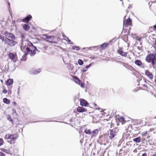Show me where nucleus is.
<instances>
[{
  "instance_id": "nucleus-3",
  "label": "nucleus",
  "mask_w": 156,
  "mask_h": 156,
  "mask_svg": "<svg viewBox=\"0 0 156 156\" xmlns=\"http://www.w3.org/2000/svg\"><path fill=\"white\" fill-rule=\"evenodd\" d=\"M5 43L9 47H13L15 46L17 42L13 40L10 39L7 37L5 38Z\"/></svg>"
},
{
  "instance_id": "nucleus-60",
  "label": "nucleus",
  "mask_w": 156,
  "mask_h": 156,
  "mask_svg": "<svg viewBox=\"0 0 156 156\" xmlns=\"http://www.w3.org/2000/svg\"><path fill=\"white\" fill-rule=\"evenodd\" d=\"M150 137V136H149V135H148L147 136V138H149Z\"/></svg>"
},
{
  "instance_id": "nucleus-51",
  "label": "nucleus",
  "mask_w": 156,
  "mask_h": 156,
  "mask_svg": "<svg viewBox=\"0 0 156 156\" xmlns=\"http://www.w3.org/2000/svg\"><path fill=\"white\" fill-rule=\"evenodd\" d=\"M8 94H11V93H12V92H11V90H9L8 91Z\"/></svg>"
},
{
  "instance_id": "nucleus-40",
  "label": "nucleus",
  "mask_w": 156,
  "mask_h": 156,
  "mask_svg": "<svg viewBox=\"0 0 156 156\" xmlns=\"http://www.w3.org/2000/svg\"><path fill=\"white\" fill-rule=\"evenodd\" d=\"M122 63L123 64V66L126 67V69H127V67H128V66H129V65L126 63H123L122 62Z\"/></svg>"
},
{
  "instance_id": "nucleus-54",
  "label": "nucleus",
  "mask_w": 156,
  "mask_h": 156,
  "mask_svg": "<svg viewBox=\"0 0 156 156\" xmlns=\"http://www.w3.org/2000/svg\"><path fill=\"white\" fill-rule=\"evenodd\" d=\"M154 27L156 30V25H155L154 26Z\"/></svg>"
},
{
  "instance_id": "nucleus-42",
  "label": "nucleus",
  "mask_w": 156,
  "mask_h": 156,
  "mask_svg": "<svg viewBox=\"0 0 156 156\" xmlns=\"http://www.w3.org/2000/svg\"><path fill=\"white\" fill-rule=\"evenodd\" d=\"M20 87L19 86L18 88V91H17V94H18L19 95L20 94Z\"/></svg>"
},
{
  "instance_id": "nucleus-32",
  "label": "nucleus",
  "mask_w": 156,
  "mask_h": 156,
  "mask_svg": "<svg viewBox=\"0 0 156 156\" xmlns=\"http://www.w3.org/2000/svg\"><path fill=\"white\" fill-rule=\"evenodd\" d=\"M78 62L80 66H81L83 64V61L81 59H79L78 60Z\"/></svg>"
},
{
  "instance_id": "nucleus-46",
  "label": "nucleus",
  "mask_w": 156,
  "mask_h": 156,
  "mask_svg": "<svg viewBox=\"0 0 156 156\" xmlns=\"http://www.w3.org/2000/svg\"><path fill=\"white\" fill-rule=\"evenodd\" d=\"M12 113L13 114H16V110L14 109H12Z\"/></svg>"
},
{
  "instance_id": "nucleus-17",
  "label": "nucleus",
  "mask_w": 156,
  "mask_h": 156,
  "mask_svg": "<svg viewBox=\"0 0 156 156\" xmlns=\"http://www.w3.org/2000/svg\"><path fill=\"white\" fill-rule=\"evenodd\" d=\"M32 18V16L30 15H28L27 16L26 18L24 19H23V21L24 22L27 23L28 21L30 20V19Z\"/></svg>"
},
{
  "instance_id": "nucleus-55",
  "label": "nucleus",
  "mask_w": 156,
  "mask_h": 156,
  "mask_svg": "<svg viewBox=\"0 0 156 156\" xmlns=\"http://www.w3.org/2000/svg\"><path fill=\"white\" fill-rule=\"evenodd\" d=\"M143 86H144V87H147V86L146 85H145V84H143Z\"/></svg>"
},
{
  "instance_id": "nucleus-23",
  "label": "nucleus",
  "mask_w": 156,
  "mask_h": 156,
  "mask_svg": "<svg viewBox=\"0 0 156 156\" xmlns=\"http://www.w3.org/2000/svg\"><path fill=\"white\" fill-rule=\"evenodd\" d=\"M27 53L26 52L25 53V54L23 55L22 58L21 59V61H25L26 60L27 58L26 56L27 55Z\"/></svg>"
},
{
  "instance_id": "nucleus-13",
  "label": "nucleus",
  "mask_w": 156,
  "mask_h": 156,
  "mask_svg": "<svg viewBox=\"0 0 156 156\" xmlns=\"http://www.w3.org/2000/svg\"><path fill=\"white\" fill-rule=\"evenodd\" d=\"M99 130L98 129H94L93 131H91L92 133L90 135L91 138L96 136Z\"/></svg>"
},
{
  "instance_id": "nucleus-29",
  "label": "nucleus",
  "mask_w": 156,
  "mask_h": 156,
  "mask_svg": "<svg viewBox=\"0 0 156 156\" xmlns=\"http://www.w3.org/2000/svg\"><path fill=\"white\" fill-rule=\"evenodd\" d=\"M26 43L28 46H29L30 47L31 46H32L33 47V46H34V45H33V44L30 41H28V42H26Z\"/></svg>"
},
{
  "instance_id": "nucleus-5",
  "label": "nucleus",
  "mask_w": 156,
  "mask_h": 156,
  "mask_svg": "<svg viewBox=\"0 0 156 156\" xmlns=\"http://www.w3.org/2000/svg\"><path fill=\"white\" fill-rule=\"evenodd\" d=\"M118 130L117 129H113L110 130L109 132V139L112 140L115 137V136L116 135Z\"/></svg>"
},
{
  "instance_id": "nucleus-24",
  "label": "nucleus",
  "mask_w": 156,
  "mask_h": 156,
  "mask_svg": "<svg viewBox=\"0 0 156 156\" xmlns=\"http://www.w3.org/2000/svg\"><path fill=\"white\" fill-rule=\"evenodd\" d=\"M84 132L87 134L90 135L91 134V131L90 129H84Z\"/></svg>"
},
{
  "instance_id": "nucleus-10",
  "label": "nucleus",
  "mask_w": 156,
  "mask_h": 156,
  "mask_svg": "<svg viewBox=\"0 0 156 156\" xmlns=\"http://www.w3.org/2000/svg\"><path fill=\"white\" fill-rule=\"evenodd\" d=\"M80 105L82 106H86L88 105V103L87 101L83 99L80 98Z\"/></svg>"
},
{
  "instance_id": "nucleus-28",
  "label": "nucleus",
  "mask_w": 156,
  "mask_h": 156,
  "mask_svg": "<svg viewBox=\"0 0 156 156\" xmlns=\"http://www.w3.org/2000/svg\"><path fill=\"white\" fill-rule=\"evenodd\" d=\"M65 37L66 38V39H65V40L66 41H67L69 42V44H74L69 39V38L68 37L66 36Z\"/></svg>"
},
{
  "instance_id": "nucleus-53",
  "label": "nucleus",
  "mask_w": 156,
  "mask_h": 156,
  "mask_svg": "<svg viewBox=\"0 0 156 156\" xmlns=\"http://www.w3.org/2000/svg\"><path fill=\"white\" fill-rule=\"evenodd\" d=\"M13 104L14 105H16V102L14 101L13 102Z\"/></svg>"
},
{
  "instance_id": "nucleus-38",
  "label": "nucleus",
  "mask_w": 156,
  "mask_h": 156,
  "mask_svg": "<svg viewBox=\"0 0 156 156\" xmlns=\"http://www.w3.org/2000/svg\"><path fill=\"white\" fill-rule=\"evenodd\" d=\"M6 38L7 37H3L0 35V39H1L2 41H4V42H5V40Z\"/></svg>"
},
{
  "instance_id": "nucleus-36",
  "label": "nucleus",
  "mask_w": 156,
  "mask_h": 156,
  "mask_svg": "<svg viewBox=\"0 0 156 156\" xmlns=\"http://www.w3.org/2000/svg\"><path fill=\"white\" fill-rule=\"evenodd\" d=\"M72 48L73 50L76 49V50H80V47L79 46H73Z\"/></svg>"
},
{
  "instance_id": "nucleus-59",
  "label": "nucleus",
  "mask_w": 156,
  "mask_h": 156,
  "mask_svg": "<svg viewBox=\"0 0 156 156\" xmlns=\"http://www.w3.org/2000/svg\"><path fill=\"white\" fill-rule=\"evenodd\" d=\"M144 82H146V80L145 79H144Z\"/></svg>"
},
{
  "instance_id": "nucleus-21",
  "label": "nucleus",
  "mask_w": 156,
  "mask_h": 156,
  "mask_svg": "<svg viewBox=\"0 0 156 156\" xmlns=\"http://www.w3.org/2000/svg\"><path fill=\"white\" fill-rule=\"evenodd\" d=\"M141 137L139 136L137 137L134 138L133 139V141L136 143H139L140 142Z\"/></svg>"
},
{
  "instance_id": "nucleus-61",
  "label": "nucleus",
  "mask_w": 156,
  "mask_h": 156,
  "mask_svg": "<svg viewBox=\"0 0 156 156\" xmlns=\"http://www.w3.org/2000/svg\"><path fill=\"white\" fill-rule=\"evenodd\" d=\"M154 54V55H155V57H156V53H155Z\"/></svg>"
},
{
  "instance_id": "nucleus-6",
  "label": "nucleus",
  "mask_w": 156,
  "mask_h": 156,
  "mask_svg": "<svg viewBox=\"0 0 156 156\" xmlns=\"http://www.w3.org/2000/svg\"><path fill=\"white\" fill-rule=\"evenodd\" d=\"M4 34L7 37H8L11 38L12 40H14L16 38L15 35L12 33L6 31L4 33Z\"/></svg>"
},
{
  "instance_id": "nucleus-8",
  "label": "nucleus",
  "mask_w": 156,
  "mask_h": 156,
  "mask_svg": "<svg viewBox=\"0 0 156 156\" xmlns=\"http://www.w3.org/2000/svg\"><path fill=\"white\" fill-rule=\"evenodd\" d=\"M74 81L76 83L80 85L82 87H84V83H83L80 80L78 77L76 76L75 77Z\"/></svg>"
},
{
  "instance_id": "nucleus-63",
  "label": "nucleus",
  "mask_w": 156,
  "mask_h": 156,
  "mask_svg": "<svg viewBox=\"0 0 156 156\" xmlns=\"http://www.w3.org/2000/svg\"><path fill=\"white\" fill-rule=\"evenodd\" d=\"M112 40H110V42H112Z\"/></svg>"
},
{
  "instance_id": "nucleus-58",
  "label": "nucleus",
  "mask_w": 156,
  "mask_h": 156,
  "mask_svg": "<svg viewBox=\"0 0 156 156\" xmlns=\"http://www.w3.org/2000/svg\"><path fill=\"white\" fill-rule=\"evenodd\" d=\"M0 81L2 82V83H3V81L2 80H0Z\"/></svg>"
},
{
  "instance_id": "nucleus-26",
  "label": "nucleus",
  "mask_w": 156,
  "mask_h": 156,
  "mask_svg": "<svg viewBox=\"0 0 156 156\" xmlns=\"http://www.w3.org/2000/svg\"><path fill=\"white\" fill-rule=\"evenodd\" d=\"M135 63L138 66H140L141 65L142 62L140 60H137L135 61Z\"/></svg>"
},
{
  "instance_id": "nucleus-62",
  "label": "nucleus",
  "mask_w": 156,
  "mask_h": 156,
  "mask_svg": "<svg viewBox=\"0 0 156 156\" xmlns=\"http://www.w3.org/2000/svg\"><path fill=\"white\" fill-rule=\"evenodd\" d=\"M8 5H9H9H10V3H9V2H8Z\"/></svg>"
},
{
  "instance_id": "nucleus-1",
  "label": "nucleus",
  "mask_w": 156,
  "mask_h": 156,
  "mask_svg": "<svg viewBox=\"0 0 156 156\" xmlns=\"http://www.w3.org/2000/svg\"><path fill=\"white\" fill-rule=\"evenodd\" d=\"M146 60L148 63L151 62V64L153 66L156 65V58L154 54L147 55L146 58Z\"/></svg>"
},
{
  "instance_id": "nucleus-4",
  "label": "nucleus",
  "mask_w": 156,
  "mask_h": 156,
  "mask_svg": "<svg viewBox=\"0 0 156 156\" xmlns=\"http://www.w3.org/2000/svg\"><path fill=\"white\" fill-rule=\"evenodd\" d=\"M18 137V136L16 134H11L8 133L6 134L5 136V139L7 140H11V141H14L16 140Z\"/></svg>"
},
{
  "instance_id": "nucleus-48",
  "label": "nucleus",
  "mask_w": 156,
  "mask_h": 156,
  "mask_svg": "<svg viewBox=\"0 0 156 156\" xmlns=\"http://www.w3.org/2000/svg\"><path fill=\"white\" fill-rule=\"evenodd\" d=\"M87 69H83L81 71V72H82L83 73H85L87 71Z\"/></svg>"
},
{
  "instance_id": "nucleus-19",
  "label": "nucleus",
  "mask_w": 156,
  "mask_h": 156,
  "mask_svg": "<svg viewBox=\"0 0 156 156\" xmlns=\"http://www.w3.org/2000/svg\"><path fill=\"white\" fill-rule=\"evenodd\" d=\"M108 43H104L101 45L100 48L102 50L104 49L108 46Z\"/></svg>"
},
{
  "instance_id": "nucleus-14",
  "label": "nucleus",
  "mask_w": 156,
  "mask_h": 156,
  "mask_svg": "<svg viewBox=\"0 0 156 156\" xmlns=\"http://www.w3.org/2000/svg\"><path fill=\"white\" fill-rule=\"evenodd\" d=\"M41 72L40 69H38L36 70H32L30 71V73L31 74L36 75L40 73Z\"/></svg>"
},
{
  "instance_id": "nucleus-35",
  "label": "nucleus",
  "mask_w": 156,
  "mask_h": 156,
  "mask_svg": "<svg viewBox=\"0 0 156 156\" xmlns=\"http://www.w3.org/2000/svg\"><path fill=\"white\" fill-rule=\"evenodd\" d=\"M2 151L7 154H9L10 152V150H7L4 149H2Z\"/></svg>"
},
{
  "instance_id": "nucleus-12",
  "label": "nucleus",
  "mask_w": 156,
  "mask_h": 156,
  "mask_svg": "<svg viewBox=\"0 0 156 156\" xmlns=\"http://www.w3.org/2000/svg\"><path fill=\"white\" fill-rule=\"evenodd\" d=\"M44 36H45L46 38L48 40V41L51 43H53V39L54 38V36H48L45 34Z\"/></svg>"
},
{
  "instance_id": "nucleus-15",
  "label": "nucleus",
  "mask_w": 156,
  "mask_h": 156,
  "mask_svg": "<svg viewBox=\"0 0 156 156\" xmlns=\"http://www.w3.org/2000/svg\"><path fill=\"white\" fill-rule=\"evenodd\" d=\"M117 52L121 56L124 57H126L127 55V52H125L122 51L121 49H119L117 50Z\"/></svg>"
},
{
  "instance_id": "nucleus-2",
  "label": "nucleus",
  "mask_w": 156,
  "mask_h": 156,
  "mask_svg": "<svg viewBox=\"0 0 156 156\" xmlns=\"http://www.w3.org/2000/svg\"><path fill=\"white\" fill-rule=\"evenodd\" d=\"M107 139L108 136L107 135H101L99 136L98 141L101 144L105 145L106 143H108Z\"/></svg>"
},
{
  "instance_id": "nucleus-37",
  "label": "nucleus",
  "mask_w": 156,
  "mask_h": 156,
  "mask_svg": "<svg viewBox=\"0 0 156 156\" xmlns=\"http://www.w3.org/2000/svg\"><path fill=\"white\" fill-rule=\"evenodd\" d=\"M4 141L2 139L0 138V146H1L3 144Z\"/></svg>"
},
{
  "instance_id": "nucleus-45",
  "label": "nucleus",
  "mask_w": 156,
  "mask_h": 156,
  "mask_svg": "<svg viewBox=\"0 0 156 156\" xmlns=\"http://www.w3.org/2000/svg\"><path fill=\"white\" fill-rule=\"evenodd\" d=\"M0 156H5V155L2 152H0Z\"/></svg>"
},
{
  "instance_id": "nucleus-20",
  "label": "nucleus",
  "mask_w": 156,
  "mask_h": 156,
  "mask_svg": "<svg viewBox=\"0 0 156 156\" xmlns=\"http://www.w3.org/2000/svg\"><path fill=\"white\" fill-rule=\"evenodd\" d=\"M145 74H146L149 77V78L151 79H152L153 78V76L152 75V74L150 73L149 71L147 70L145 72Z\"/></svg>"
},
{
  "instance_id": "nucleus-64",
  "label": "nucleus",
  "mask_w": 156,
  "mask_h": 156,
  "mask_svg": "<svg viewBox=\"0 0 156 156\" xmlns=\"http://www.w3.org/2000/svg\"><path fill=\"white\" fill-rule=\"evenodd\" d=\"M94 105H95V106H96L97 105H96V104H94Z\"/></svg>"
},
{
  "instance_id": "nucleus-18",
  "label": "nucleus",
  "mask_w": 156,
  "mask_h": 156,
  "mask_svg": "<svg viewBox=\"0 0 156 156\" xmlns=\"http://www.w3.org/2000/svg\"><path fill=\"white\" fill-rule=\"evenodd\" d=\"M13 83V80L12 79H9L7 80L6 84L7 85H10Z\"/></svg>"
},
{
  "instance_id": "nucleus-25",
  "label": "nucleus",
  "mask_w": 156,
  "mask_h": 156,
  "mask_svg": "<svg viewBox=\"0 0 156 156\" xmlns=\"http://www.w3.org/2000/svg\"><path fill=\"white\" fill-rule=\"evenodd\" d=\"M9 58L11 59H13L15 57V55L12 53H10L9 54Z\"/></svg>"
},
{
  "instance_id": "nucleus-47",
  "label": "nucleus",
  "mask_w": 156,
  "mask_h": 156,
  "mask_svg": "<svg viewBox=\"0 0 156 156\" xmlns=\"http://www.w3.org/2000/svg\"><path fill=\"white\" fill-rule=\"evenodd\" d=\"M147 153L146 152H145L142 154V156H147Z\"/></svg>"
},
{
  "instance_id": "nucleus-34",
  "label": "nucleus",
  "mask_w": 156,
  "mask_h": 156,
  "mask_svg": "<svg viewBox=\"0 0 156 156\" xmlns=\"http://www.w3.org/2000/svg\"><path fill=\"white\" fill-rule=\"evenodd\" d=\"M147 131L143 133H142L141 135L142 137H144L147 136Z\"/></svg>"
},
{
  "instance_id": "nucleus-43",
  "label": "nucleus",
  "mask_w": 156,
  "mask_h": 156,
  "mask_svg": "<svg viewBox=\"0 0 156 156\" xmlns=\"http://www.w3.org/2000/svg\"><path fill=\"white\" fill-rule=\"evenodd\" d=\"M91 64H90L89 65L87 66H86V67H85V68H86L87 69H88V68H90L91 66Z\"/></svg>"
},
{
  "instance_id": "nucleus-41",
  "label": "nucleus",
  "mask_w": 156,
  "mask_h": 156,
  "mask_svg": "<svg viewBox=\"0 0 156 156\" xmlns=\"http://www.w3.org/2000/svg\"><path fill=\"white\" fill-rule=\"evenodd\" d=\"M2 93L4 94H6L8 92V91L7 90H6L5 89V88H3V90L2 91Z\"/></svg>"
},
{
  "instance_id": "nucleus-39",
  "label": "nucleus",
  "mask_w": 156,
  "mask_h": 156,
  "mask_svg": "<svg viewBox=\"0 0 156 156\" xmlns=\"http://www.w3.org/2000/svg\"><path fill=\"white\" fill-rule=\"evenodd\" d=\"M122 63L123 64V66L126 67V69H127V67H128V66H129V65L126 63H123L122 62Z\"/></svg>"
},
{
  "instance_id": "nucleus-16",
  "label": "nucleus",
  "mask_w": 156,
  "mask_h": 156,
  "mask_svg": "<svg viewBox=\"0 0 156 156\" xmlns=\"http://www.w3.org/2000/svg\"><path fill=\"white\" fill-rule=\"evenodd\" d=\"M77 111L79 112H85L87 111V109L84 108L82 107L79 106L77 108Z\"/></svg>"
},
{
  "instance_id": "nucleus-22",
  "label": "nucleus",
  "mask_w": 156,
  "mask_h": 156,
  "mask_svg": "<svg viewBox=\"0 0 156 156\" xmlns=\"http://www.w3.org/2000/svg\"><path fill=\"white\" fill-rule=\"evenodd\" d=\"M23 27L24 29L27 31L28 30L30 29V27L27 24H24L23 26Z\"/></svg>"
},
{
  "instance_id": "nucleus-30",
  "label": "nucleus",
  "mask_w": 156,
  "mask_h": 156,
  "mask_svg": "<svg viewBox=\"0 0 156 156\" xmlns=\"http://www.w3.org/2000/svg\"><path fill=\"white\" fill-rule=\"evenodd\" d=\"M127 69H129V70L132 71H133L135 70V69L134 68H133V67L129 65V66H128V67H127Z\"/></svg>"
},
{
  "instance_id": "nucleus-44",
  "label": "nucleus",
  "mask_w": 156,
  "mask_h": 156,
  "mask_svg": "<svg viewBox=\"0 0 156 156\" xmlns=\"http://www.w3.org/2000/svg\"><path fill=\"white\" fill-rule=\"evenodd\" d=\"M153 47L155 49V50H156V41H155V42L154 44Z\"/></svg>"
},
{
  "instance_id": "nucleus-50",
  "label": "nucleus",
  "mask_w": 156,
  "mask_h": 156,
  "mask_svg": "<svg viewBox=\"0 0 156 156\" xmlns=\"http://www.w3.org/2000/svg\"><path fill=\"white\" fill-rule=\"evenodd\" d=\"M120 120H121L122 121H123L124 120V119L123 117H121L120 118Z\"/></svg>"
},
{
  "instance_id": "nucleus-9",
  "label": "nucleus",
  "mask_w": 156,
  "mask_h": 156,
  "mask_svg": "<svg viewBox=\"0 0 156 156\" xmlns=\"http://www.w3.org/2000/svg\"><path fill=\"white\" fill-rule=\"evenodd\" d=\"M25 44V45H24V42L22 41L21 45H20V48L21 51L24 53L26 52L25 50H27V48H29L28 47L26 43Z\"/></svg>"
},
{
  "instance_id": "nucleus-11",
  "label": "nucleus",
  "mask_w": 156,
  "mask_h": 156,
  "mask_svg": "<svg viewBox=\"0 0 156 156\" xmlns=\"http://www.w3.org/2000/svg\"><path fill=\"white\" fill-rule=\"evenodd\" d=\"M132 23V20L131 19L129 18L127 19L126 22H124L123 23V26L127 27L128 25H130Z\"/></svg>"
},
{
  "instance_id": "nucleus-33",
  "label": "nucleus",
  "mask_w": 156,
  "mask_h": 156,
  "mask_svg": "<svg viewBox=\"0 0 156 156\" xmlns=\"http://www.w3.org/2000/svg\"><path fill=\"white\" fill-rule=\"evenodd\" d=\"M7 119L10 122H11L12 123H13V120L11 119V116L10 115H9L7 116Z\"/></svg>"
},
{
  "instance_id": "nucleus-49",
  "label": "nucleus",
  "mask_w": 156,
  "mask_h": 156,
  "mask_svg": "<svg viewBox=\"0 0 156 156\" xmlns=\"http://www.w3.org/2000/svg\"><path fill=\"white\" fill-rule=\"evenodd\" d=\"M33 47L34 48V49H35L34 50H35V51H38V50H37V49L36 47L35 46H33Z\"/></svg>"
},
{
  "instance_id": "nucleus-7",
  "label": "nucleus",
  "mask_w": 156,
  "mask_h": 156,
  "mask_svg": "<svg viewBox=\"0 0 156 156\" xmlns=\"http://www.w3.org/2000/svg\"><path fill=\"white\" fill-rule=\"evenodd\" d=\"M27 54H29L31 56H34L36 53V51L35 50H31L30 48H27Z\"/></svg>"
},
{
  "instance_id": "nucleus-27",
  "label": "nucleus",
  "mask_w": 156,
  "mask_h": 156,
  "mask_svg": "<svg viewBox=\"0 0 156 156\" xmlns=\"http://www.w3.org/2000/svg\"><path fill=\"white\" fill-rule=\"evenodd\" d=\"M3 101L6 104H9L10 102V100L6 98H3Z\"/></svg>"
},
{
  "instance_id": "nucleus-56",
  "label": "nucleus",
  "mask_w": 156,
  "mask_h": 156,
  "mask_svg": "<svg viewBox=\"0 0 156 156\" xmlns=\"http://www.w3.org/2000/svg\"><path fill=\"white\" fill-rule=\"evenodd\" d=\"M151 156H156V154H153Z\"/></svg>"
},
{
  "instance_id": "nucleus-31",
  "label": "nucleus",
  "mask_w": 156,
  "mask_h": 156,
  "mask_svg": "<svg viewBox=\"0 0 156 156\" xmlns=\"http://www.w3.org/2000/svg\"><path fill=\"white\" fill-rule=\"evenodd\" d=\"M98 46H93L89 47V48L90 50H92L93 49H95L96 50H97L98 49Z\"/></svg>"
},
{
  "instance_id": "nucleus-52",
  "label": "nucleus",
  "mask_w": 156,
  "mask_h": 156,
  "mask_svg": "<svg viewBox=\"0 0 156 156\" xmlns=\"http://www.w3.org/2000/svg\"><path fill=\"white\" fill-rule=\"evenodd\" d=\"M98 110H99V111H100V110H101V111H101V112H103V111H102V109L101 108H98Z\"/></svg>"
},
{
  "instance_id": "nucleus-57",
  "label": "nucleus",
  "mask_w": 156,
  "mask_h": 156,
  "mask_svg": "<svg viewBox=\"0 0 156 156\" xmlns=\"http://www.w3.org/2000/svg\"><path fill=\"white\" fill-rule=\"evenodd\" d=\"M62 36H63V37H65V36H65V35H64V34H62Z\"/></svg>"
}]
</instances>
